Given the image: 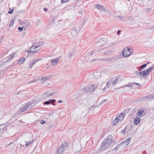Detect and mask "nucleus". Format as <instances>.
Returning <instances> with one entry per match:
<instances>
[{"label":"nucleus","mask_w":154,"mask_h":154,"mask_svg":"<svg viewBox=\"0 0 154 154\" xmlns=\"http://www.w3.org/2000/svg\"><path fill=\"white\" fill-rule=\"evenodd\" d=\"M95 52V50H92L91 51V52H90V53H89V54H90V55H92L93 54H94V53Z\"/></svg>","instance_id":"72a5a7b5"},{"label":"nucleus","mask_w":154,"mask_h":154,"mask_svg":"<svg viewBox=\"0 0 154 154\" xmlns=\"http://www.w3.org/2000/svg\"><path fill=\"white\" fill-rule=\"evenodd\" d=\"M143 111H140L139 110L137 112V115L139 116H141L143 114Z\"/></svg>","instance_id":"c85d7f7f"},{"label":"nucleus","mask_w":154,"mask_h":154,"mask_svg":"<svg viewBox=\"0 0 154 154\" xmlns=\"http://www.w3.org/2000/svg\"><path fill=\"white\" fill-rule=\"evenodd\" d=\"M70 0H61L62 3H64L69 2Z\"/></svg>","instance_id":"c9c22d12"},{"label":"nucleus","mask_w":154,"mask_h":154,"mask_svg":"<svg viewBox=\"0 0 154 154\" xmlns=\"http://www.w3.org/2000/svg\"><path fill=\"white\" fill-rule=\"evenodd\" d=\"M95 7L100 11H104L105 10V8L102 5H99L97 4L96 5Z\"/></svg>","instance_id":"f8f14e48"},{"label":"nucleus","mask_w":154,"mask_h":154,"mask_svg":"<svg viewBox=\"0 0 154 154\" xmlns=\"http://www.w3.org/2000/svg\"><path fill=\"white\" fill-rule=\"evenodd\" d=\"M106 100H107L106 99H105V100H103L101 102V104H102L103 103H104V102H105V101H106Z\"/></svg>","instance_id":"de8ad7c7"},{"label":"nucleus","mask_w":154,"mask_h":154,"mask_svg":"<svg viewBox=\"0 0 154 154\" xmlns=\"http://www.w3.org/2000/svg\"><path fill=\"white\" fill-rule=\"evenodd\" d=\"M41 58L38 59H35L32 60L31 61V63H30L29 65V67L31 68L37 62L40 61L41 60Z\"/></svg>","instance_id":"9b49d317"},{"label":"nucleus","mask_w":154,"mask_h":154,"mask_svg":"<svg viewBox=\"0 0 154 154\" xmlns=\"http://www.w3.org/2000/svg\"><path fill=\"white\" fill-rule=\"evenodd\" d=\"M44 10L45 11H47V9L46 8H44Z\"/></svg>","instance_id":"5fc2aeb1"},{"label":"nucleus","mask_w":154,"mask_h":154,"mask_svg":"<svg viewBox=\"0 0 154 154\" xmlns=\"http://www.w3.org/2000/svg\"><path fill=\"white\" fill-rule=\"evenodd\" d=\"M62 101L61 100H59V101H58V103H61L62 102Z\"/></svg>","instance_id":"4d7b16f0"},{"label":"nucleus","mask_w":154,"mask_h":154,"mask_svg":"<svg viewBox=\"0 0 154 154\" xmlns=\"http://www.w3.org/2000/svg\"><path fill=\"white\" fill-rule=\"evenodd\" d=\"M78 147H80V148H81V149H80V151H81V149L82 148V147L81 146H78Z\"/></svg>","instance_id":"13d9d810"},{"label":"nucleus","mask_w":154,"mask_h":154,"mask_svg":"<svg viewBox=\"0 0 154 154\" xmlns=\"http://www.w3.org/2000/svg\"><path fill=\"white\" fill-rule=\"evenodd\" d=\"M120 33H121V31L120 30H118L117 31V34L118 35H119V34H120Z\"/></svg>","instance_id":"49530a36"},{"label":"nucleus","mask_w":154,"mask_h":154,"mask_svg":"<svg viewBox=\"0 0 154 154\" xmlns=\"http://www.w3.org/2000/svg\"><path fill=\"white\" fill-rule=\"evenodd\" d=\"M4 38V37L3 36H2L1 37H0V40H1L0 42H1L3 40Z\"/></svg>","instance_id":"a18cd8bd"},{"label":"nucleus","mask_w":154,"mask_h":154,"mask_svg":"<svg viewBox=\"0 0 154 154\" xmlns=\"http://www.w3.org/2000/svg\"><path fill=\"white\" fill-rule=\"evenodd\" d=\"M50 101H50V100H48V101H45L44 102V104H46V105H49V104H50V103H51Z\"/></svg>","instance_id":"2f4dec72"},{"label":"nucleus","mask_w":154,"mask_h":154,"mask_svg":"<svg viewBox=\"0 0 154 154\" xmlns=\"http://www.w3.org/2000/svg\"><path fill=\"white\" fill-rule=\"evenodd\" d=\"M104 43H105V42H104V43H102V45H103Z\"/></svg>","instance_id":"0e129e2a"},{"label":"nucleus","mask_w":154,"mask_h":154,"mask_svg":"<svg viewBox=\"0 0 154 154\" xmlns=\"http://www.w3.org/2000/svg\"><path fill=\"white\" fill-rule=\"evenodd\" d=\"M35 82V80H34L33 81H32L31 82H29L31 83V82Z\"/></svg>","instance_id":"6e6d98bb"},{"label":"nucleus","mask_w":154,"mask_h":154,"mask_svg":"<svg viewBox=\"0 0 154 154\" xmlns=\"http://www.w3.org/2000/svg\"><path fill=\"white\" fill-rule=\"evenodd\" d=\"M69 57H71L72 56H73L74 55V54H73V53H72L71 52H69Z\"/></svg>","instance_id":"f704fd0d"},{"label":"nucleus","mask_w":154,"mask_h":154,"mask_svg":"<svg viewBox=\"0 0 154 154\" xmlns=\"http://www.w3.org/2000/svg\"><path fill=\"white\" fill-rule=\"evenodd\" d=\"M60 58L57 57L56 59H54L50 60L51 65H57V64Z\"/></svg>","instance_id":"1a4fd4ad"},{"label":"nucleus","mask_w":154,"mask_h":154,"mask_svg":"<svg viewBox=\"0 0 154 154\" xmlns=\"http://www.w3.org/2000/svg\"><path fill=\"white\" fill-rule=\"evenodd\" d=\"M95 60H93V61H94Z\"/></svg>","instance_id":"69168bd1"},{"label":"nucleus","mask_w":154,"mask_h":154,"mask_svg":"<svg viewBox=\"0 0 154 154\" xmlns=\"http://www.w3.org/2000/svg\"><path fill=\"white\" fill-rule=\"evenodd\" d=\"M147 64H143L140 66V68L142 69H143L144 68L146 67L147 66V64Z\"/></svg>","instance_id":"cd10ccee"},{"label":"nucleus","mask_w":154,"mask_h":154,"mask_svg":"<svg viewBox=\"0 0 154 154\" xmlns=\"http://www.w3.org/2000/svg\"><path fill=\"white\" fill-rule=\"evenodd\" d=\"M99 60L102 61H109L110 60V59L109 58H101Z\"/></svg>","instance_id":"aec40b11"},{"label":"nucleus","mask_w":154,"mask_h":154,"mask_svg":"<svg viewBox=\"0 0 154 154\" xmlns=\"http://www.w3.org/2000/svg\"><path fill=\"white\" fill-rule=\"evenodd\" d=\"M131 83H128L127 84V85L126 86H125V87H130V85H131Z\"/></svg>","instance_id":"c03bdc74"},{"label":"nucleus","mask_w":154,"mask_h":154,"mask_svg":"<svg viewBox=\"0 0 154 154\" xmlns=\"http://www.w3.org/2000/svg\"><path fill=\"white\" fill-rule=\"evenodd\" d=\"M153 97H154V96L150 95L144 97L143 98L144 99H145L146 98H147L149 99V100H151L153 98Z\"/></svg>","instance_id":"412c9836"},{"label":"nucleus","mask_w":154,"mask_h":154,"mask_svg":"<svg viewBox=\"0 0 154 154\" xmlns=\"http://www.w3.org/2000/svg\"><path fill=\"white\" fill-rule=\"evenodd\" d=\"M54 93H53L52 92V93H51V94L49 95V96H51V95H54Z\"/></svg>","instance_id":"603ef678"},{"label":"nucleus","mask_w":154,"mask_h":154,"mask_svg":"<svg viewBox=\"0 0 154 154\" xmlns=\"http://www.w3.org/2000/svg\"><path fill=\"white\" fill-rule=\"evenodd\" d=\"M124 114L122 113H121L120 114L117 116L116 117L119 121L121 122L124 119Z\"/></svg>","instance_id":"ddd939ff"},{"label":"nucleus","mask_w":154,"mask_h":154,"mask_svg":"<svg viewBox=\"0 0 154 154\" xmlns=\"http://www.w3.org/2000/svg\"><path fill=\"white\" fill-rule=\"evenodd\" d=\"M118 18H119V19L120 20H123L125 19V18L123 16H121L120 15H119L118 17Z\"/></svg>","instance_id":"bb28decb"},{"label":"nucleus","mask_w":154,"mask_h":154,"mask_svg":"<svg viewBox=\"0 0 154 154\" xmlns=\"http://www.w3.org/2000/svg\"><path fill=\"white\" fill-rule=\"evenodd\" d=\"M52 77V75H47L45 77L42 76L41 79L42 83H44L48 80L50 79Z\"/></svg>","instance_id":"9d476101"},{"label":"nucleus","mask_w":154,"mask_h":154,"mask_svg":"<svg viewBox=\"0 0 154 154\" xmlns=\"http://www.w3.org/2000/svg\"><path fill=\"white\" fill-rule=\"evenodd\" d=\"M94 75L95 79H98L101 76V74L100 72H96L94 73Z\"/></svg>","instance_id":"4468645a"},{"label":"nucleus","mask_w":154,"mask_h":154,"mask_svg":"<svg viewBox=\"0 0 154 154\" xmlns=\"http://www.w3.org/2000/svg\"><path fill=\"white\" fill-rule=\"evenodd\" d=\"M29 25L28 24V25H27V26L28 27H29Z\"/></svg>","instance_id":"bf43d9fd"},{"label":"nucleus","mask_w":154,"mask_h":154,"mask_svg":"<svg viewBox=\"0 0 154 154\" xmlns=\"http://www.w3.org/2000/svg\"><path fill=\"white\" fill-rule=\"evenodd\" d=\"M42 44L43 43L41 42H39L35 43L33 45L34 46V47L36 48V51L33 50H34L33 47H31L29 50L28 51V54H29L31 53H35L37 52L41 49L42 46H43Z\"/></svg>","instance_id":"7ed1b4c3"},{"label":"nucleus","mask_w":154,"mask_h":154,"mask_svg":"<svg viewBox=\"0 0 154 154\" xmlns=\"http://www.w3.org/2000/svg\"><path fill=\"white\" fill-rule=\"evenodd\" d=\"M77 151H79V152H80V150H77Z\"/></svg>","instance_id":"e2e57ef3"},{"label":"nucleus","mask_w":154,"mask_h":154,"mask_svg":"<svg viewBox=\"0 0 154 154\" xmlns=\"http://www.w3.org/2000/svg\"><path fill=\"white\" fill-rule=\"evenodd\" d=\"M132 51L130 48L127 47L123 50V55L124 57H128L132 53Z\"/></svg>","instance_id":"39448f33"},{"label":"nucleus","mask_w":154,"mask_h":154,"mask_svg":"<svg viewBox=\"0 0 154 154\" xmlns=\"http://www.w3.org/2000/svg\"><path fill=\"white\" fill-rule=\"evenodd\" d=\"M105 88H103V90H104L105 89Z\"/></svg>","instance_id":"052dcab7"},{"label":"nucleus","mask_w":154,"mask_h":154,"mask_svg":"<svg viewBox=\"0 0 154 154\" xmlns=\"http://www.w3.org/2000/svg\"><path fill=\"white\" fill-rule=\"evenodd\" d=\"M131 137H129L128 139H126L124 140L122 142L120 145L121 146H122L124 147H126L127 146L129 143L130 142L131 140Z\"/></svg>","instance_id":"0eeeda50"},{"label":"nucleus","mask_w":154,"mask_h":154,"mask_svg":"<svg viewBox=\"0 0 154 154\" xmlns=\"http://www.w3.org/2000/svg\"><path fill=\"white\" fill-rule=\"evenodd\" d=\"M126 129V127H125V128L124 129L122 130V131H121V132L123 134H124L125 132V129Z\"/></svg>","instance_id":"58836bf2"},{"label":"nucleus","mask_w":154,"mask_h":154,"mask_svg":"<svg viewBox=\"0 0 154 154\" xmlns=\"http://www.w3.org/2000/svg\"><path fill=\"white\" fill-rule=\"evenodd\" d=\"M119 146H120L119 145V144L117 145H116V147L113 150L117 149L119 147Z\"/></svg>","instance_id":"ea45409f"},{"label":"nucleus","mask_w":154,"mask_h":154,"mask_svg":"<svg viewBox=\"0 0 154 154\" xmlns=\"http://www.w3.org/2000/svg\"><path fill=\"white\" fill-rule=\"evenodd\" d=\"M68 145V142L65 141L63 142L60 146L58 148L57 151L56 152L55 154L62 153L67 148Z\"/></svg>","instance_id":"20e7f679"},{"label":"nucleus","mask_w":154,"mask_h":154,"mask_svg":"<svg viewBox=\"0 0 154 154\" xmlns=\"http://www.w3.org/2000/svg\"><path fill=\"white\" fill-rule=\"evenodd\" d=\"M153 69V67H151L147 70H144L142 72H140L139 73L137 72V75H138V74H139V75H141L143 77L148 75Z\"/></svg>","instance_id":"423d86ee"},{"label":"nucleus","mask_w":154,"mask_h":154,"mask_svg":"<svg viewBox=\"0 0 154 154\" xmlns=\"http://www.w3.org/2000/svg\"><path fill=\"white\" fill-rule=\"evenodd\" d=\"M134 86V84L133 83H131V85H130V88H133V87Z\"/></svg>","instance_id":"4c0bfd02"},{"label":"nucleus","mask_w":154,"mask_h":154,"mask_svg":"<svg viewBox=\"0 0 154 154\" xmlns=\"http://www.w3.org/2000/svg\"><path fill=\"white\" fill-rule=\"evenodd\" d=\"M134 83V85H140V84H139L138 83Z\"/></svg>","instance_id":"3c124183"},{"label":"nucleus","mask_w":154,"mask_h":154,"mask_svg":"<svg viewBox=\"0 0 154 154\" xmlns=\"http://www.w3.org/2000/svg\"><path fill=\"white\" fill-rule=\"evenodd\" d=\"M112 136L111 135L110 137L109 136L103 141L99 149L100 151L102 152L107 149L112 144Z\"/></svg>","instance_id":"f257e3e1"},{"label":"nucleus","mask_w":154,"mask_h":154,"mask_svg":"<svg viewBox=\"0 0 154 154\" xmlns=\"http://www.w3.org/2000/svg\"><path fill=\"white\" fill-rule=\"evenodd\" d=\"M145 9L146 10V12L147 13H150L152 12V8H146Z\"/></svg>","instance_id":"4be33fe9"},{"label":"nucleus","mask_w":154,"mask_h":154,"mask_svg":"<svg viewBox=\"0 0 154 154\" xmlns=\"http://www.w3.org/2000/svg\"><path fill=\"white\" fill-rule=\"evenodd\" d=\"M14 24V21L12 20H11L10 21V24H9V26L10 27L12 26Z\"/></svg>","instance_id":"c756f323"},{"label":"nucleus","mask_w":154,"mask_h":154,"mask_svg":"<svg viewBox=\"0 0 154 154\" xmlns=\"http://www.w3.org/2000/svg\"><path fill=\"white\" fill-rule=\"evenodd\" d=\"M14 10V9L12 10L10 8H9V10L8 11V13L9 14H11L13 12V11Z\"/></svg>","instance_id":"7c9ffc66"},{"label":"nucleus","mask_w":154,"mask_h":154,"mask_svg":"<svg viewBox=\"0 0 154 154\" xmlns=\"http://www.w3.org/2000/svg\"><path fill=\"white\" fill-rule=\"evenodd\" d=\"M33 47L34 48V50H34V51H36V48H35V47H34V45H33V46H32V47Z\"/></svg>","instance_id":"8fccbe9b"},{"label":"nucleus","mask_w":154,"mask_h":154,"mask_svg":"<svg viewBox=\"0 0 154 154\" xmlns=\"http://www.w3.org/2000/svg\"><path fill=\"white\" fill-rule=\"evenodd\" d=\"M140 118L136 117L134 121V123L135 125H137L140 123Z\"/></svg>","instance_id":"2eb2a0df"},{"label":"nucleus","mask_w":154,"mask_h":154,"mask_svg":"<svg viewBox=\"0 0 154 154\" xmlns=\"http://www.w3.org/2000/svg\"><path fill=\"white\" fill-rule=\"evenodd\" d=\"M119 121L118 119L116 118L113 121L112 123L113 125H115Z\"/></svg>","instance_id":"5701e85b"},{"label":"nucleus","mask_w":154,"mask_h":154,"mask_svg":"<svg viewBox=\"0 0 154 154\" xmlns=\"http://www.w3.org/2000/svg\"><path fill=\"white\" fill-rule=\"evenodd\" d=\"M34 142L33 140H32L31 141H29V142H26L25 141V143H26V144L25 145V146H29L30 144Z\"/></svg>","instance_id":"a211bd4d"},{"label":"nucleus","mask_w":154,"mask_h":154,"mask_svg":"<svg viewBox=\"0 0 154 154\" xmlns=\"http://www.w3.org/2000/svg\"><path fill=\"white\" fill-rule=\"evenodd\" d=\"M119 81V78L118 77L116 78L115 80H113L112 82V84L113 85H115Z\"/></svg>","instance_id":"dca6fc26"},{"label":"nucleus","mask_w":154,"mask_h":154,"mask_svg":"<svg viewBox=\"0 0 154 154\" xmlns=\"http://www.w3.org/2000/svg\"><path fill=\"white\" fill-rule=\"evenodd\" d=\"M48 68H49V66H48V67H47V69Z\"/></svg>","instance_id":"680f3d73"},{"label":"nucleus","mask_w":154,"mask_h":154,"mask_svg":"<svg viewBox=\"0 0 154 154\" xmlns=\"http://www.w3.org/2000/svg\"><path fill=\"white\" fill-rule=\"evenodd\" d=\"M117 67L119 68H122L124 67L123 64L122 63L119 64L117 66Z\"/></svg>","instance_id":"a878e982"},{"label":"nucleus","mask_w":154,"mask_h":154,"mask_svg":"<svg viewBox=\"0 0 154 154\" xmlns=\"http://www.w3.org/2000/svg\"><path fill=\"white\" fill-rule=\"evenodd\" d=\"M18 29L19 31H21L23 30V28L19 27H18Z\"/></svg>","instance_id":"37998d69"},{"label":"nucleus","mask_w":154,"mask_h":154,"mask_svg":"<svg viewBox=\"0 0 154 154\" xmlns=\"http://www.w3.org/2000/svg\"><path fill=\"white\" fill-rule=\"evenodd\" d=\"M112 84V82L109 81L106 83V86L108 88H109L110 87V85Z\"/></svg>","instance_id":"393cba45"},{"label":"nucleus","mask_w":154,"mask_h":154,"mask_svg":"<svg viewBox=\"0 0 154 154\" xmlns=\"http://www.w3.org/2000/svg\"><path fill=\"white\" fill-rule=\"evenodd\" d=\"M88 88V86L86 87H84L83 88V90L85 91V92H87V93L90 92L89 91V90Z\"/></svg>","instance_id":"b1692460"},{"label":"nucleus","mask_w":154,"mask_h":154,"mask_svg":"<svg viewBox=\"0 0 154 154\" xmlns=\"http://www.w3.org/2000/svg\"><path fill=\"white\" fill-rule=\"evenodd\" d=\"M71 34L73 36H75L77 34V32H76V29H74L72 32H71Z\"/></svg>","instance_id":"6ab92c4d"},{"label":"nucleus","mask_w":154,"mask_h":154,"mask_svg":"<svg viewBox=\"0 0 154 154\" xmlns=\"http://www.w3.org/2000/svg\"><path fill=\"white\" fill-rule=\"evenodd\" d=\"M143 154H146V150H145L143 151Z\"/></svg>","instance_id":"864d4df0"},{"label":"nucleus","mask_w":154,"mask_h":154,"mask_svg":"<svg viewBox=\"0 0 154 154\" xmlns=\"http://www.w3.org/2000/svg\"><path fill=\"white\" fill-rule=\"evenodd\" d=\"M14 57V54H11L10 55L9 57H8V58H9L10 59L12 60V59Z\"/></svg>","instance_id":"473e14b6"},{"label":"nucleus","mask_w":154,"mask_h":154,"mask_svg":"<svg viewBox=\"0 0 154 154\" xmlns=\"http://www.w3.org/2000/svg\"><path fill=\"white\" fill-rule=\"evenodd\" d=\"M50 101H51V103L52 104H53L55 102V100L54 99L51 100H50Z\"/></svg>","instance_id":"e433bc0d"},{"label":"nucleus","mask_w":154,"mask_h":154,"mask_svg":"<svg viewBox=\"0 0 154 154\" xmlns=\"http://www.w3.org/2000/svg\"><path fill=\"white\" fill-rule=\"evenodd\" d=\"M106 100H107L106 99H105V100H103L101 102V104H102L103 103H104V102H105V101H106Z\"/></svg>","instance_id":"09e8293b"},{"label":"nucleus","mask_w":154,"mask_h":154,"mask_svg":"<svg viewBox=\"0 0 154 154\" xmlns=\"http://www.w3.org/2000/svg\"><path fill=\"white\" fill-rule=\"evenodd\" d=\"M32 104H34L31 101H30L23 105L20 108V109L17 111V115L20 114L28 109L32 108L33 106Z\"/></svg>","instance_id":"f03ea898"},{"label":"nucleus","mask_w":154,"mask_h":154,"mask_svg":"<svg viewBox=\"0 0 154 154\" xmlns=\"http://www.w3.org/2000/svg\"><path fill=\"white\" fill-rule=\"evenodd\" d=\"M40 123L41 124H43L45 123V122L44 120H42L41 121Z\"/></svg>","instance_id":"79ce46f5"},{"label":"nucleus","mask_w":154,"mask_h":154,"mask_svg":"<svg viewBox=\"0 0 154 154\" xmlns=\"http://www.w3.org/2000/svg\"><path fill=\"white\" fill-rule=\"evenodd\" d=\"M25 58L24 57H23L20 58L18 61V62L20 63V64H21L23 63V62L25 60Z\"/></svg>","instance_id":"f3484780"},{"label":"nucleus","mask_w":154,"mask_h":154,"mask_svg":"<svg viewBox=\"0 0 154 154\" xmlns=\"http://www.w3.org/2000/svg\"><path fill=\"white\" fill-rule=\"evenodd\" d=\"M105 40V38H102L99 40V42H101V41H104Z\"/></svg>","instance_id":"a19ab883"},{"label":"nucleus","mask_w":154,"mask_h":154,"mask_svg":"<svg viewBox=\"0 0 154 154\" xmlns=\"http://www.w3.org/2000/svg\"><path fill=\"white\" fill-rule=\"evenodd\" d=\"M98 86L97 85H92L88 86V88L89 91L90 93H92L94 90H96Z\"/></svg>","instance_id":"6e6552de"}]
</instances>
